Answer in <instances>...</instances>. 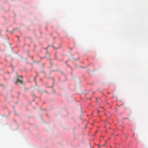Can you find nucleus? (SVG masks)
Instances as JSON below:
<instances>
[{
    "instance_id": "423d86ee",
    "label": "nucleus",
    "mask_w": 148,
    "mask_h": 148,
    "mask_svg": "<svg viewBox=\"0 0 148 148\" xmlns=\"http://www.w3.org/2000/svg\"><path fill=\"white\" fill-rule=\"evenodd\" d=\"M17 36V37H18V38H19V36Z\"/></svg>"
},
{
    "instance_id": "7ed1b4c3",
    "label": "nucleus",
    "mask_w": 148,
    "mask_h": 148,
    "mask_svg": "<svg viewBox=\"0 0 148 148\" xmlns=\"http://www.w3.org/2000/svg\"><path fill=\"white\" fill-rule=\"evenodd\" d=\"M97 112L98 113H99V110H97Z\"/></svg>"
},
{
    "instance_id": "f257e3e1",
    "label": "nucleus",
    "mask_w": 148,
    "mask_h": 148,
    "mask_svg": "<svg viewBox=\"0 0 148 148\" xmlns=\"http://www.w3.org/2000/svg\"><path fill=\"white\" fill-rule=\"evenodd\" d=\"M18 82H20L21 84H22L23 83V81L22 80H20L18 78H17V80L16 81V83H17Z\"/></svg>"
},
{
    "instance_id": "1a4fd4ad",
    "label": "nucleus",
    "mask_w": 148,
    "mask_h": 148,
    "mask_svg": "<svg viewBox=\"0 0 148 148\" xmlns=\"http://www.w3.org/2000/svg\"><path fill=\"white\" fill-rule=\"evenodd\" d=\"M53 79V80L54 81V79Z\"/></svg>"
},
{
    "instance_id": "39448f33",
    "label": "nucleus",
    "mask_w": 148,
    "mask_h": 148,
    "mask_svg": "<svg viewBox=\"0 0 148 148\" xmlns=\"http://www.w3.org/2000/svg\"><path fill=\"white\" fill-rule=\"evenodd\" d=\"M47 54H48V55H49V53H47Z\"/></svg>"
},
{
    "instance_id": "6e6552de",
    "label": "nucleus",
    "mask_w": 148,
    "mask_h": 148,
    "mask_svg": "<svg viewBox=\"0 0 148 148\" xmlns=\"http://www.w3.org/2000/svg\"><path fill=\"white\" fill-rule=\"evenodd\" d=\"M127 119V118H126V119Z\"/></svg>"
},
{
    "instance_id": "20e7f679",
    "label": "nucleus",
    "mask_w": 148,
    "mask_h": 148,
    "mask_svg": "<svg viewBox=\"0 0 148 148\" xmlns=\"http://www.w3.org/2000/svg\"><path fill=\"white\" fill-rule=\"evenodd\" d=\"M32 95H33V96H34V97L35 96V95L34 94H32Z\"/></svg>"
},
{
    "instance_id": "f03ea898",
    "label": "nucleus",
    "mask_w": 148,
    "mask_h": 148,
    "mask_svg": "<svg viewBox=\"0 0 148 148\" xmlns=\"http://www.w3.org/2000/svg\"><path fill=\"white\" fill-rule=\"evenodd\" d=\"M36 78V77H34V80L35 81Z\"/></svg>"
},
{
    "instance_id": "0eeeda50",
    "label": "nucleus",
    "mask_w": 148,
    "mask_h": 148,
    "mask_svg": "<svg viewBox=\"0 0 148 148\" xmlns=\"http://www.w3.org/2000/svg\"><path fill=\"white\" fill-rule=\"evenodd\" d=\"M13 32H11V33L12 34Z\"/></svg>"
}]
</instances>
